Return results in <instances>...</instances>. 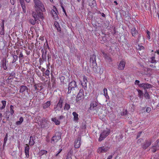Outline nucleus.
<instances>
[{"label":"nucleus","mask_w":159,"mask_h":159,"mask_svg":"<svg viewBox=\"0 0 159 159\" xmlns=\"http://www.w3.org/2000/svg\"><path fill=\"white\" fill-rule=\"evenodd\" d=\"M14 107L13 106L11 105L10 106V111H9V112L10 113V115H9V116H12L14 114V111L13 110Z\"/></svg>","instance_id":"nucleus-30"},{"label":"nucleus","mask_w":159,"mask_h":159,"mask_svg":"<svg viewBox=\"0 0 159 159\" xmlns=\"http://www.w3.org/2000/svg\"><path fill=\"white\" fill-rule=\"evenodd\" d=\"M19 120L21 122H22L24 120L23 118L22 117H20L19 119Z\"/></svg>","instance_id":"nucleus-50"},{"label":"nucleus","mask_w":159,"mask_h":159,"mask_svg":"<svg viewBox=\"0 0 159 159\" xmlns=\"http://www.w3.org/2000/svg\"><path fill=\"white\" fill-rule=\"evenodd\" d=\"M25 1L27 2H29L30 1V0H25Z\"/></svg>","instance_id":"nucleus-63"},{"label":"nucleus","mask_w":159,"mask_h":159,"mask_svg":"<svg viewBox=\"0 0 159 159\" xmlns=\"http://www.w3.org/2000/svg\"><path fill=\"white\" fill-rule=\"evenodd\" d=\"M66 159H72L71 156L70 155H68L67 156Z\"/></svg>","instance_id":"nucleus-51"},{"label":"nucleus","mask_w":159,"mask_h":159,"mask_svg":"<svg viewBox=\"0 0 159 159\" xmlns=\"http://www.w3.org/2000/svg\"><path fill=\"white\" fill-rule=\"evenodd\" d=\"M72 115L74 116L73 120L75 122H77L78 120V115L75 112H74L72 113Z\"/></svg>","instance_id":"nucleus-25"},{"label":"nucleus","mask_w":159,"mask_h":159,"mask_svg":"<svg viewBox=\"0 0 159 159\" xmlns=\"http://www.w3.org/2000/svg\"><path fill=\"white\" fill-rule=\"evenodd\" d=\"M113 157V156L112 155H110L107 158V159H111Z\"/></svg>","instance_id":"nucleus-52"},{"label":"nucleus","mask_w":159,"mask_h":159,"mask_svg":"<svg viewBox=\"0 0 159 159\" xmlns=\"http://www.w3.org/2000/svg\"><path fill=\"white\" fill-rule=\"evenodd\" d=\"M55 10L54 9H52L51 11V12L54 19L55 20H57L58 19V18L57 13L55 11H57L55 7Z\"/></svg>","instance_id":"nucleus-20"},{"label":"nucleus","mask_w":159,"mask_h":159,"mask_svg":"<svg viewBox=\"0 0 159 159\" xmlns=\"http://www.w3.org/2000/svg\"><path fill=\"white\" fill-rule=\"evenodd\" d=\"M84 97L83 90L80 89L78 94L77 98L78 99H84Z\"/></svg>","instance_id":"nucleus-15"},{"label":"nucleus","mask_w":159,"mask_h":159,"mask_svg":"<svg viewBox=\"0 0 159 159\" xmlns=\"http://www.w3.org/2000/svg\"><path fill=\"white\" fill-rule=\"evenodd\" d=\"M110 132V129H107L103 131L100 134L98 141L100 142L103 140L108 135Z\"/></svg>","instance_id":"nucleus-6"},{"label":"nucleus","mask_w":159,"mask_h":159,"mask_svg":"<svg viewBox=\"0 0 159 159\" xmlns=\"http://www.w3.org/2000/svg\"><path fill=\"white\" fill-rule=\"evenodd\" d=\"M50 73V72L49 70L48 69H47L45 72V75H46L48 76L49 75Z\"/></svg>","instance_id":"nucleus-41"},{"label":"nucleus","mask_w":159,"mask_h":159,"mask_svg":"<svg viewBox=\"0 0 159 159\" xmlns=\"http://www.w3.org/2000/svg\"><path fill=\"white\" fill-rule=\"evenodd\" d=\"M96 56L95 55H92L90 58V65L93 69L94 71H95L97 67V64L96 62Z\"/></svg>","instance_id":"nucleus-5"},{"label":"nucleus","mask_w":159,"mask_h":159,"mask_svg":"<svg viewBox=\"0 0 159 159\" xmlns=\"http://www.w3.org/2000/svg\"><path fill=\"white\" fill-rule=\"evenodd\" d=\"M50 105V102L49 101H47L46 103L44 104L43 105V108L45 109L49 107Z\"/></svg>","instance_id":"nucleus-33"},{"label":"nucleus","mask_w":159,"mask_h":159,"mask_svg":"<svg viewBox=\"0 0 159 159\" xmlns=\"http://www.w3.org/2000/svg\"><path fill=\"white\" fill-rule=\"evenodd\" d=\"M144 47H143V46L142 45H140V51L142 50H144Z\"/></svg>","instance_id":"nucleus-48"},{"label":"nucleus","mask_w":159,"mask_h":159,"mask_svg":"<svg viewBox=\"0 0 159 159\" xmlns=\"http://www.w3.org/2000/svg\"><path fill=\"white\" fill-rule=\"evenodd\" d=\"M22 123L21 122L20 120L16 122V124L17 125H20Z\"/></svg>","instance_id":"nucleus-46"},{"label":"nucleus","mask_w":159,"mask_h":159,"mask_svg":"<svg viewBox=\"0 0 159 159\" xmlns=\"http://www.w3.org/2000/svg\"><path fill=\"white\" fill-rule=\"evenodd\" d=\"M34 9L36 14H38L39 12H44L45 11V9L44 8L43 4L39 0H34Z\"/></svg>","instance_id":"nucleus-3"},{"label":"nucleus","mask_w":159,"mask_h":159,"mask_svg":"<svg viewBox=\"0 0 159 159\" xmlns=\"http://www.w3.org/2000/svg\"><path fill=\"white\" fill-rule=\"evenodd\" d=\"M139 83V81L138 80H136L135 81V84H138Z\"/></svg>","instance_id":"nucleus-57"},{"label":"nucleus","mask_w":159,"mask_h":159,"mask_svg":"<svg viewBox=\"0 0 159 159\" xmlns=\"http://www.w3.org/2000/svg\"><path fill=\"white\" fill-rule=\"evenodd\" d=\"M88 2L89 5L92 8L96 6V3L95 0H88Z\"/></svg>","instance_id":"nucleus-21"},{"label":"nucleus","mask_w":159,"mask_h":159,"mask_svg":"<svg viewBox=\"0 0 159 159\" xmlns=\"http://www.w3.org/2000/svg\"><path fill=\"white\" fill-rule=\"evenodd\" d=\"M143 93V92L141 90H140V97H141V95Z\"/></svg>","instance_id":"nucleus-56"},{"label":"nucleus","mask_w":159,"mask_h":159,"mask_svg":"<svg viewBox=\"0 0 159 159\" xmlns=\"http://www.w3.org/2000/svg\"><path fill=\"white\" fill-rule=\"evenodd\" d=\"M29 144L30 146H33L35 143V142L34 141V139L33 137L31 136L30 137V140L29 142Z\"/></svg>","instance_id":"nucleus-29"},{"label":"nucleus","mask_w":159,"mask_h":159,"mask_svg":"<svg viewBox=\"0 0 159 159\" xmlns=\"http://www.w3.org/2000/svg\"><path fill=\"white\" fill-rule=\"evenodd\" d=\"M23 55L22 53V52H20V54L19 56V58H22L23 57Z\"/></svg>","instance_id":"nucleus-49"},{"label":"nucleus","mask_w":159,"mask_h":159,"mask_svg":"<svg viewBox=\"0 0 159 159\" xmlns=\"http://www.w3.org/2000/svg\"><path fill=\"white\" fill-rule=\"evenodd\" d=\"M109 149V148L107 145H104L99 148L97 150L98 152L101 153L106 152Z\"/></svg>","instance_id":"nucleus-9"},{"label":"nucleus","mask_w":159,"mask_h":159,"mask_svg":"<svg viewBox=\"0 0 159 159\" xmlns=\"http://www.w3.org/2000/svg\"><path fill=\"white\" fill-rule=\"evenodd\" d=\"M75 88L77 89V86L76 84L75 81H73L71 82L69 84L68 88V93H71V91H73Z\"/></svg>","instance_id":"nucleus-7"},{"label":"nucleus","mask_w":159,"mask_h":159,"mask_svg":"<svg viewBox=\"0 0 159 159\" xmlns=\"http://www.w3.org/2000/svg\"><path fill=\"white\" fill-rule=\"evenodd\" d=\"M0 34L1 35H4V29H2V30L0 32Z\"/></svg>","instance_id":"nucleus-45"},{"label":"nucleus","mask_w":159,"mask_h":159,"mask_svg":"<svg viewBox=\"0 0 159 159\" xmlns=\"http://www.w3.org/2000/svg\"><path fill=\"white\" fill-rule=\"evenodd\" d=\"M151 111V108L149 107H147L145 110V108H143L141 110L140 114H143V115H146V113H149Z\"/></svg>","instance_id":"nucleus-13"},{"label":"nucleus","mask_w":159,"mask_h":159,"mask_svg":"<svg viewBox=\"0 0 159 159\" xmlns=\"http://www.w3.org/2000/svg\"><path fill=\"white\" fill-rule=\"evenodd\" d=\"M41 52H43V53L42 55V58L43 60L45 61L47 59V52L46 51L45 52H44L43 50H41Z\"/></svg>","instance_id":"nucleus-32"},{"label":"nucleus","mask_w":159,"mask_h":159,"mask_svg":"<svg viewBox=\"0 0 159 159\" xmlns=\"http://www.w3.org/2000/svg\"><path fill=\"white\" fill-rule=\"evenodd\" d=\"M2 66L4 70H6L7 69V61L5 59H3L2 61Z\"/></svg>","instance_id":"nucleus-26"},{"label":"nucleus","mask_w":159,"mask_h":159,"mask_svg":"<svg viewBox=\"0 0 159 159\" xmlns=\"http://www.w3.org/2000/svg\"><path fill=\"white\" fill-rule=\"evenodd\" d=\"M7 138H8V134H6L5 137H4L3 142H4V143H6L7 142Z\"/></svg>","instance_id":"nucleus-37"},{"label":"nucleus","mask_w":159,"mask_h":159,"mask_svg":"<svg viewBox=\"0 0 159 159\" xmlns=\"http://www.w3.org/2000/svg\"><path fill=\"white\" fill-rule=\"evenodd\" d=\"M151 143L152 142L151 140L146 141L144 144L142 145V148L144 149L147 148L151 145Z\"/></svg>","instance_id":"nucleus-18"},{"label":"nucleus","mask_w":159,"mask_h":159,"mask_svg":"<svg viewBox=\"0 0 159 159\" xmlns=\"http://www.w3.org/2000/svg\"><path fill=\"white\" fill-rule=\"evenodd\" d=\"M10 2L12 4L14 5L15 2V0H10Z\"/></svg>","instance_id":"nucleus-47"},{"label":"nucleus","mask_w":159,"mask_h":159,"mask_svg":"<svg viewBox=\"0 0 159 159\" xmlns=\"http://www.w3.org/2000/svg\"><path fill=\"white\" fill-rule=\"evenodd\" d=\"M102 16H103V17H105V14H104L103 13H102Z\"/></svg>","instance_id":"nucleus-61"},{"label":"nucleus","mask_w":159,"mask_h":159,"mask_svg":"<svg viewBox=\"0 0 159 159\" xmlns=\"http://www.w3.org/2000/svg\"><path fill=\"white\" fill-rule=\"evenodd\" d=\"M146 33L147 38L148 39V40H149L150 39V33L149 30H147Z\"/></svg>","instance_id":"nucleus-38"},{"label":"nucleus","mask_w":159,"mask_h":159,"mask_svg":"<svg viewBox=\"0 0 159 159\" xmlns=\"http://www.w3.org/2000/svg\"><path fill=\"white\" fill-rule=\"evenodd\" d=\"M64 116L61 115L60 116V117H59V119L60 120H61L62 119L64 118Z\"/></svg>","instance_id":"nucleus-54"},{"label":"nucleus","mask_w":159,"mask_h":159,"mask_svg":"<svg viewBox=\"0 0 159 159\" xmlns=\"http://www.w3.org/2000/svg\"><path fill=\"white\" fill-rule=\"evenodd\" d=\"M89 109L93 111L94 114H98L100 117H104L107 114L106 111L103 110L98 105V100L92 102Z\"/></svg>","instance_id":"nucleus-1"},{"label":"nucleus","mask_w":159,"mask_h":159,"mask_svg":"<svg viewBox=\"0 0 159 159\" xmlns=\"http://www.w3.org/2000/svg\"><path fill=\"white\" fill-rule=\"evenodd\" d=\"M2 113H0V120H1L2 119Z\"/></svg>","instance_id":"nucleus-59"},{"label":"nucleus","mask_w":159,"mask_h":159,"mask_svg":"<svg viewBox=\"0 0 159 159\" xmlns=\"http://www.w3.org/2000/svg\"><path fill=\"white\" fill-rule=\"evenodd\" d=\"M63 100H59V102L57 104L56 107H54L56 111H59L62 106Z\"/></svg>","instance_id":"nucleus-16"},{"label":"nucleus","mask_w":159,"mask_h":159,"mask_svg":"<svg viewBox=\"0 0 159 159\" xmlns=\"http://www.w3.org/2000/svg\"><path fill=\"white\" fill-rule=\"evenodd\" d=\"M131 33L133 36H135L138 34V32L135 28H133L131 30Z\"/></svg>","instance_id":"nucleus-28"},{"label":"nucleus","mask_w":159,"mask_h":159,"mask_svg":"<svg viewBox=\"0 0 159 159\" xmlns=\"http://www.w3.org/2000/svg\"><path fill=\"white\" fill-rule=\"evenodd\" d=\"M156 53L158 55H159V49L157 50L155 52V53Z\"/></svg>","instance_id":"nucleus-53"},{"label":"nucleus","mask_w":159,"mask_h":159,"mask_svg":"<svg viewBox=\"0 0 159 159\" xmlns=\"http://www.w3.org/2000/svg\"><path fill=\"white\" fill-rule=\"evenodd\" d=\"M61 7L62 8V10H63V11L65 13H66V11L65 10V9L64 7L63 6H61Z\"/></svg>","instance_id":"nucleus-58"},{"label":"nucleus","mask_w":159,"mask_h":159,"mask_svg":"<svg viewBox=\"0 0 159 159\" xmlns=\"http://www.w3.org/2000/svg\"><path fill=\"white\" fill-rule=\"evenodd\" d=\"M32 15L34 20L30 19L29 22L32 25H35L38 20H43L44 18L43 13L40 12L37 14L36 12H34L32 13Z\"/></svg>","instance_id":"nucleus-2"},{"label":"nucleus","mask_w":159,"mask_h":159,"mask_svg":"<svg viewBox=\"0 0 159 159\" xmlns=\"http://www.w3.org/2000/svg\"><path fill=\"white\" fill-rule=\"evenodd\" d=\"M33 89L34 90H37L38 91L39 89L37 88V86L36 84H35L34 85Z\"/></svg>","instance_id":"nucleus-42"},{"label":"nucleus","mask_w":159,"mask_h":159,"mask_svg":"<svg viewBox=\"0 0 159 159\" xmlns=\"http://www.w3.org/2000/svg\"><path fill=\"white\" fill-rule=\"evenodd\" d=\"M149 62L152 64H156L157 61L156 60V54H152L151 57L149 59Z\"/></svg>","instance_id":"nucleus-17"},{"label":"nucleus","mask_w":159,"mask_h":159,"mask_svg":"<svg viewBox=\"0 0 159 159\" xmlns=\"http://www.w3.org/2000/svg\"><path fill=\"white\" fill-rule=\"evenodd\" d=\"M125 65V62L123 60L121 61L119 63L118 69L119 70H123L124 69Z\"/></svg>","instance_id":"nucleus-12"},{"label":"nucleus","mask_w":159,"mask_h":159,"mask_svg":"<svg viewBox=\"0 0 159 159\" xmlns=\"http://www.w3.org/2000/svg\"><path fill=\"white\" fill-rule=\"evenodd\" d=\"M70 108V105L69 104L66 103L65 105V106L64 107V109H66L67 110H68Z\"/></svg>","instance_id":"nucleus-36"},{"label":"nucleus","mask_w":159,"mask_h":159,"mask_svg":"<svg viewBox=\"0 0 159 159\" xmlns=\"http://www.w3.org/2000/svg\"><path fill=\"white\" fill-rule=\"evenodd\" d=\"M57 30L59 31H61V28L60 27H58L57 28Z\"/></svg>","instance_id":"nucleus-60"},{"label":"nucleus","mask_w":159,"mask_h":159,"mask_svg":"<svg viewBox=\"0 0 159 159\" xmlns=\"http://www.w3.org/2000/svg\"><path fill=\"white\" fill-rule=\"evenodd\" d=\"M14 78L13 77H11V76H10L6 80L7 82L9 84L11 83V82H12Z\"/></svg>","instance_id":"nucleus-34"},{"label":"nucleus","mask_w":159,"mask_h":159,"mask_svg":"<svg viewBox=\"0 0 159 159\" xmlns=\"http://www.w3.org/2000/svg\"><path fill=\"white\" fill-rule=\"evenodd\" d=\"M152 85L148 83H144V84H140V87L142 89H144V96L146 99L150 98L149 95L147 92V89L151 88Z\"/></svg>","instance_id":"nucleus-4"},{"label":"nucleus","mask_w":159,"mask_h":159,"mask_svg":"<svg viewBox=\"0 0 159 159\" xmlns=\"http://www.w3.org/2000/svg\"><path fill=\"white\" fill-rule=\"evenodd\" d=\"M103 95L105 96L107 99H109V97L107 93V90L106 88L103 89Z\"/></svg>","instance_id":"nucleus-27"},{"label":"nucleus","mask_w":159,"mask_h":159,"mask_svg":"<svg viewBox=\"0 0 159 159\" xmlns=\"http://www.w3.org/2000/svg\"><path fill=\"white\" fill-rule=\"evenodd\" d=\"M128 113V111L126 110H124L121 113V115H126Z\"/></svg>","instance_id":"nucleus-39"},{"label":"nucleus","mask_w":159,"mask_h":159,"mask_svg":"<svg viewBox=\"0 0 159 159\" xmlns=\"http://www.w3.org/2000/svg\"><path fill=\"white\" fill-rule=\"evenodd\" d=\"M7 102L5 100H2L1 103H0V110H2L5 108Z\"/></svg>","instance_id":"nucleus-23"},{"label":"nucleus","mask_w":159,"mask_h":159,"mask_svg":"<svg viewBox=\"0 0 159 159\" xmlns=\"http://www.w3.org/2000/svg\"><path fill=\"white\" fill-rule=\"evenodd\" d=\"M28 90V88L26 86L22 85L20 87L19 92L20 93H22L25 91H27Z\"/></svg>","instance_id":"nucleus-22"},{"label":"nucleus","mask_w":159,"mask_h":159,"mask_svg":"<svg viewBox=\"0 0 159 159\" xmlns=\"http://www.w3.org/2000/svg\"><path fill=\"white\" fill-rule=\"evenodd\" d=\"M13 59L12 61V63H15L18 57L17 55H13Z\"/></svg>","instance_id":"nucleus-35"},{"label":"nucleus","mask_w":159,"mask_h":159,"mask_svg":"<svg viewBox=\"0 0 159 159\" xmlns=\"http://www.w3.org/2000/svg\"><path fill=\"white\" fill-rule=\"evenodd\" d=\"M61 137V134L59 132H57L56 133L55 135L53 136L51 142L53 143L52 142L54 143H56L59 140Z\"/></svg>","instance_id":"nucleus-8"},{"label":"nucleus","mask_w":159,"mask_h":159,"mask_svg":"<svg viewBox=\"0 0 159 159\" xmlns=\"http://www.w3.org/2000/svg\"><path fill=\"white\" fill-rule=\"evenodd\" d=\"M150 66L151 67H155V66H154L153 65H150Z\"/></svg>","instance_id":"nucleus-62"},{"label":"nucleus","mask_w":159,"mask_h":159,"mask_svg":"<svg viewBox=\"0 0 159 159\" xmlns=\"http://www.w3.org/2000/svg\"><path fill=\"white\" fill-rule=\"evenodd\" d=\"M4 20H2V23H1V27H2V29H4Z\"/></svg>","instance_id":"nucleus-43"},{"label":"nucleus","mask_w":159,"mask_h":159,"mask_svg":"<svg viewBox=\"0 0 159 159\" xmlns=\"http://www.w3.org/2000/svg\"><path fill=\"white\" fill-rule=\"evenodd\" d=\"M152 151L153 152H155L157 150L159 149V139L157 140L155 142L154 145L151 148Z\"/></svg>","instance_id":"nucleus-10"},{"label":"nucleus","mask_w":159,"mask_h":159,"mask_svg":"<svg viewBox=\"0 0 159 159\" xmlns=\"http://www.w3.org/2000/svg\"><path fill=\"white\" fill-rule=\"evenodd\" d=\"M83 80L81 82V84L84 89H86L87 88V83L88 82L87 78L85 76H83Z\"/></svg>","instance_id":"nucleus-14"},{"label":"nucleus","mask_w":159,"mask_h":159,"mask_svg":"<svg viewBox=\"0 0 159 159\" xmlns=\"http://www.w3.org/2000/svg\"><path fill=\"white\" fill-rule=\"evenodd\" d=\"M147 70V71L148 72L149 71H151L152 70V69L151 68H146Z\"/></svg>","instance_id":"nucleus-55"},{"label":"nucleus","mask_w":159,"mask_h":159,"mask_svg":"<svg viewBox=\"0 0 159 159\" xmlns=\"http://www.w3.org/2000/svg\"><path fill=\"white\" fill-rule=\"evenodd\" d=\"M15 73L14 72H12L10 74V76L11 77L14 78L15 76Z\"/></svg>","instance_id":"nucleus-40"},{"label":"nucleus","mask_w":159,"mask_h":159,"mask_svg":"<svg viewBox=\"0 0 159 159\" xmlns=\"http://www.w3.org/2000/svg\"><path fill=\"white\" fill-rule=\"evenodd\" d=\"M30 147L27 144H26V146L25 147V152L26 157L28 158L29 157V150Z\"/></svg>","instance_id":"nucleus-19"},{"label":"nucleus","mask_w":159,"mask_h":159,"mask_svg":"<svg viewBox=\"0 0 159 159\" xmlns=\"http://www.w3.org/2000/svg\"><path fill=\"white\" fill-rule=\"evenodd\" d=\"M20 2L23 11L24 12H26V7L25 4V2L23 0H19Z\"/></svg>","instance_id":"nucleus-24"},{"label":"nucleus","mask_w":159,"mask_h":159,"mask_svg":"<svg viewBox=\"0 0 159 159\" xmlns=\"http://www.w3.org/2000/svg\"><path fill=\"white\" fill-rule=\"evenodd\" d=\"M81 137H78L75 141L74 147L76 148H78L80 147L81 145Z\"/></svg>","instance_id":"nucleus-11"},{"label":"nucleus","mask_w":159,"mask_h":159,"mask_svg":"<svg viewBox=\"0 0 159 159\" xmlns=\"http://www.w3.org/2000/svg\"><path fill=\"white\" fill-rule=\"evenodd\" d=\"M52 121L54 122L56 125H59L60 124V122L58 120H57L56 118H52L51 119Z\"/></svg>","instance_id":"nucleus-31"},{"label":"nucleus","mask_w":159,"mask_h":159,"mask_svg":"<svg viewBox=\"0 0 159 159\" xmlns=\"http://www.w3.org/2000/svg\"><path fill=\"white\" fill-rule=\"evenodd\" d=\"M62 150V149H60L59 150L58 152L55 155V156L56 157L58 156L59 154L61 152Z\"/></svg>","instance_id":"nucleus-44"},{"label":"nucleus","mask_w":159,"mask_h":159,"mask_svg":"<svg viewBox=\"0 0 159 159\" xmlns=\"http://www.w3.org/2000/svg\"><path fill=\"white\" fill-rule=\"evenodd\" d=\"M54 24H55V25H57H57H59V24H58V23H57V22L55 23Z\"/></svg>","instance_id":"nucleus-64"}]
</instances>
